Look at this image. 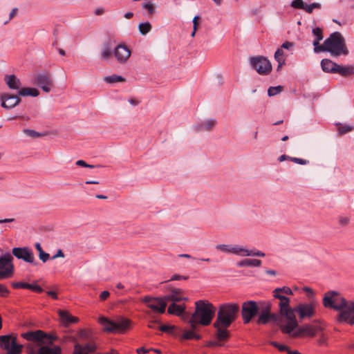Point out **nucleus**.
<instances>
[{"label": "nucleus", "mask_w": 354, "mask_h": 354, "mask_svg": "<svg viewBox=\"0 0 354 354\" xmlns=\"http://www.w3.org/2000/svg\"><path fill=\"white\" fill-rule=\"evenodd\" d=\"M131 54V50L124 44H120L114 47L113 55L120 64H125Z\"/></svg>", "instance_id": "obj_18"}, {"label": "nucleus", "mask_w": 354, "mask_h": 354, "mask_svg": "<svg viewBox=\"0 0 354 354\" xmlns=\"http://www.w3.org/2000/svg\"><path fill=\"white\" fill-rule=\"evenodd\" d=\"M279 308L280 315L288 321L286 324L281 325L280 328L282 333L290 335L297 326V321L295 315L293 314V308L290 307L289 298L288 297L286 300L279 301Z\"/></svg>", "instance_id": "obj_4"}, {"label": "nucleus", "mask_w": 354, "mask_h": 354, "mask_svg": "<svg viewBox=\"0 0 354 354\" xmlns=\"http://www.w3.org/2000/svg\"><path fill=\"white\" fill-rule=\"evenodd\" d=\"M97 346L95 340L88 342H76L72 354H93L97 351Z\"/></svg>", "instance_id": "obj_14"}, {"label": "nucleus", "mask_w": 354, "mask_h": 354, "mask_svg": "<svg viewBox=\"0 0 354 354\" xmlns=\"http://www.w3.org/2000/svg\"><path fill=\"white\" fill-rule=\"evenodd\" d=\"M142 8L147 10L149 17L153 16L156 12V8L154 5L150 1L144 2L142 4Z\"/></svg>", "instance_id": "obj_41"}, {"label": "nucleus", "mask_w": 354, "mask_h": 354, "mask_svg": "<svg viewBox=\"0 0 354 354\" xmlns=\"http://www.w3.org/2000/svg\"><path fill=\"white\" fill-rule=\"evenodd\" d=\"M12 255L7 252L0 257V280L10 277L14 272Z\"/></svg>", "instance_id": "obj_12"}, {"label": "nucleus", "mask_w": 354, "mask_h": 354, "mask_svg": "<svg viewBox=\"0 0 354 354\" xmlns=\"http://www.w3.org/2000/svg\"><path fill=\"white\" fill-rule=\"evenodd\" d=\"M188 279V277L187 276H183V275H180V274H174L169 281H175V280H186Z\"/></svg>", "instance_id": "obj_60"}, {"label": "nucleus", "mask_w": 354, "mask_h": 354, "mask_svg": "<svg viewBox=\"0 0 354 354\" xmlns=\"http://www.w3.org/2000/svg\"><path fill=\"white\" fill-rule=\"evenodd\" d=\"M273 293H284L288 295H292V290L288 286H283L282 288H277L273 290Z\"/></svg>", "instance_id": "obj_46"}, {"label": "nucleus", "mask_w": 354, "mask_h": 354, "mask_svg": "<svg viewBox=\"0 0 354 354\" xmlns=\"http://www.w3.org/2000/svg\"><path fill=\"white\" fill-rule=\"evenodd\" d=\"M223 344L220 343L218 341H209L207 343V346L208 347H216V346H222Z\"/></svg>", "instance_id": "obj_61"}, {"label": "nucleus", "mask_w": 354, "mask_h": 354, "mask_svg": "<svg viewBox=\"0 0 354 354\" xmlns=\"http://www.w3.org/2000/svg\"><path fill=\"white\" fill-rule=\"evenodd\" d=\"M353 68L351 66H342L337 64L335 68V73H339L342 75L346 76L353 73Z\"/></svg>", "instance_id": "obj_35"}, {"label": "nucleus", "mask_w": 354, "mask_h": 354, "mask_svg": "<svg viewBox=\"0 0 354 354\" xmlns=\"http://www.w3.org/2000/svg\"><path fill=\"white\" fill-rule=\"evenodd\" d=\"M110 295V293L107 290L102 291L100 295V299L102 301L106 300Z\"/></svg>", "instance_id": "obj_62"}, {"label": "nucleus", "mask_w": 354, "mask_h": 354, "mask_svg": "<svg viewBox=\"0 0 354 354\" xmlns=\"http://www.w3.org/2000/svg\"><path fill=\"white\" fill-rule=\"evenodd\" d=\"M44 344L41 346L37 351L30 348L28 354H62V348L58 345Z\"/></svg>", "instance_id": "obj_20"}, {"label": "nucleus", "mask_w": 354, "mask_h": 354, "mask_svg": "<svg viewBox=\"0 0 354 354\" xmlns=\"http://www.w3.org/2000/svg\"><path fill=\"white\" fill-rule=\"evenodd\" d=\"M290 6L294 8L301 9L304 10L306 8H305L306 4L303 1V0H293L291 2Z\"/></svg>", "instance_id": "obj_47"}, {"label": "nucleus", "mask_w": 354, "mask_h": 354, "mask_svg": "<svg viewBox=\"0 0 354 354\" xmlns=\"http://www.w3.org/2000/svg\"><path fill=\"white\" fill-rule=\"evenodd\" d=\"M283 91V86H270L268 90V95L270 97L274 96Z\"/></svg>", "instance_id": "obj_45"}, {"label": "nucleus", "mask_w": 354, "mask_h": 354, "mask_svg": "<svg viewBox=\"0 0 354 354\" xmlns=\"http://www.w3.org/2000/svg\"><path fill=\"white\" fill-rule=\"evenodd\" d=\"M251 67L261 75H267L272 71V64L268 59L264 56L259 55L251 57L249 59Z\"/></svg>", "instance_id": "obj_8"}, {"label": "nucleus", "mask_w": 354, "mask_h": 354, "mask_svg": "<svg viewBox=\"0 0 354 354\" xmlns=\"http://www.w3.org/2000/svg\"><path fill=\"white\" fill-rule=\"evenodd\" d=\"M265 255H266L265 253H263V252L259 251L258 250H256V249H253V250H248V249H245L244 254H241V256H245V257L252 256V257H265Z\"/></svg>", "instance_id": "obj_39"}, {"label": "nucleus", "mask_w": 354, "mask_h": 354, "mask_svg": "<svg viewBox=\"0 0 354 354\" xmlns=\"http://www.w3.org/2000/svg\"><path fill=\"white\" fill-rule=\"evenodd\" d=\"M175 326H169V325H162L160 326L159 329L162 332L171 333L174 330Z\"/></svg>", "instance_id": "obj_54"}, {"label": "nucleus", "mask_w": 354, "mask_h": 354, "mask_svg": "<svg viewBox=\"0 0 354 354\" xmlns=\"http://www.w3.org/2000/svg\"><path fill=\"white\" fill-rule=\"evenodd\" d=\"M4 80L10 89L20 90L21 82L15 75H6Z\"/></svg>", "instance_id": "obj_24"}, {"label": "nucleus", "mask_w": 354, "mask_h": 354, "mask_svg": "<svg viewBox=\"0 0 354 354\" xmlns=\"http://www.w3.org/2000/svg\"><path fill=\"white\" fill-rule=\"evenodd\" d=\"M151 24L147 22L140 23L138 26V29L141 35H145L151 30Z\"/></svg>", "instance_id": "obj_40"}, {"label": "nucleus", "mask_w": 354, "mask_h": 354, "mask_svg": "<svg viewBox=\"0 0 354 354\" xmlns=\"http://www.w3.org/2000/svg\"><path fill=\"white\" fill-rule=\"evenodd\" d=\"M17 339L10 335L0 336V347L4 350H8L11 347L12 342H16Z\"/></svg>", "instance_id": "obj_28"}, {"label": "nucleus", "mask_w": 354, "mask_h": 354, "mask_svg": "<svg viewBox=\"0 0 354 354\" xmlns=\"http://www.w3.org/2000/svg\"><path fill=\"white\" fill-rule=\"evenodd\" d=\"M142 301L147 304L148 308L155 313L162 314L165 312L167 306L165 301H164L161 297H153L151 296H145Z\"/></svg>", "instance_id": "obj_13"}, {"label": "nucleus", "mask_w": 354, "mask_h": 354, "mask_svg": "<svg viewBox=\"0 0 354 354\" xmlns=\"http://www.w3.org/2000/svg\"><path fill=\"white\" fill-rule=\"evenodd\" d=\"M245 249L244 248H242L239 245H230V253H232V254H240L241 255L242 254H241V252H245Z\"/></svg>", "instance_id": "obj_48"}, {"label": "nucleus", "mask_w": 354, "mask_h": 354, "mask_svg": "<svg viewBox=\"0 0 354 354\" xmlns=\"http://www.w3.org/2000/svg\"><path fill=\"white\" fill-rule=\"evenodd\" d=\"M347 300L339 292L329 290L324 293L322 299L323 306L326 308L340 310L346 305Z\"/></svg>", "instance_id": "obj_6"}, {"label": "nucleus", "mask_w": 354, "mask_h": 354, "mask_svg": "<svg viewBox=\"0 0 354 354\" xmlns=\"http://www.w3.org/2000/svg\"><path fill=\"white\" fill-rule=\"evenodd\" d=\"M28 290H30L37 293H41L44 291V289L36 283H29Z\"/></svg>", "instance_id": "obj_50"}, {"label": "nucleus", "mask_w": 354, "mask_h": 354, "mask_svg": "<svg viewBox=\"0 0 354 354\" xmlns=\"http://www.w3.org/2000/svg\"><path fill=\"white\" fill-rule=\"evenodd\" d=\"M23 131L26 135L32 138H39L46 136V133H39L33 129H24Z\"/></svg>", "instance_id": "obj_43"}, {"label": "nucleus", "mask_w": 354, "mask_h": 354, "mask_svg": "<svg viewBox=\"0 0 354 354\" xmlns=\"http://www.w3.org/2000/svg\"><path fill=\"white\" fill-rule=\"evenodd\" d=\"M150 351V349H147L145 348V347H140L136 349V353L138 354H145V353H147Z\"/></svg>", "instance_id": "obj_64"}, {"label": "nucleus", "mask_w": 354, "mask_h": 354, "mask_svg": "<svg viewBox=\"0 0 354 354\" xmlns=\"http://www.w3.org/2000/svg\"><path fill=\"white\" fill-rule=\"evenodd\" d=\"M317 302L314 300L310 301L309 303H301L297 306L293 308V314L298 313L301 319H310L313 317L315 313V308Z\"/></svg>", "instance_id": "obj_9"}, {"label": "nucleus", "mask_w": 354, "mask_h": 354, "mask_svg": "<svg viewBox=\"0 0 354 354\" xmlns=\"http://www.w3.org/2000/svg\"><path fill=\"white\" fill-rule=\"evenodd\" d=\"M76 165H78V166H80V167H88V168H94L96 166L95 165H88L87 164L84 160H79L76 162Z\"/></svg>", "instance_id": "obj_59"}, {"label": "nucleus", "mask_w": 354, "mask_h": 354, "mask_svg": "<svg viewBox=\"0 0 354 354\" xmlns=\"http://www.w3.org/2000/svg\"><path fill=\"white\" fill-rule=\"evenodd\" d=\"M291 161H292L295 163L301 165H306L309 162V161L307 160L299 158H294V157H292Z\"/></svg>", "instance_id": "obj_57"}, {"label": "nucleus", "mask_w": 354, "mask_h": 354, "mask_svg": "<svg viewBox=\"0 0 354 354\" xmlns=\"http://www.w3.org/2000/svg\"><path fill=\"white\" fill-rule=\"evenodd\" d=\"M196 329L191 328L190 330H185L180 337L181 340H191L196 339L199 340L202 338V336L195 332Z\"/></svg>", "instance_id": "obj_30"}, {"label": "nucleus", "mask_w": 354, "mask_h": 354, "mask_svg": "<svg viewBox=\"0 0 354 354\" xmlns=\"http://www.w3.org/2000/svg\"><path fill=\"white\" fill-rule=\"evenodd\" d=\"M35 248L39 252V257L40 260H41L42 262H44V263L46 262L50 258L49 254L45 252L43 250V249L41 246V244L39 243H35Z\"/></svg>", "instance_id": "obj_37"}, {"label": "nucleus", "mask_w": 354, "mask_h": 354, "mask_svg": "<svg viewBox=\"0 0 354 354\" xmlns=\"http://www.w3.org/2000/svg\"><path fill=\"white\" fill-rule=\"evenodd\" d=\"M59 316L63 323L66 325H68L70 324H75L78 322V318L75 317H73L68 312L62 310H59L58 311Z\"/></svg>", "instance_id": "obj_27"}, {"label": "nucleus", "mask_w": 354, "mask_h": 354, "mask_svg": "<svg viewBox=\"0 0 354 354\" xmlns=\"http://www.w3.org/2000/svg\"><path fill=\"white\" fill-rule=\"evenodd\" d=\"M34 84L40 87L44 92L49 93L53 82L50 75L44 73L35 76Z\"/></svg>", "instance_id": "obj_19"}, {"label": "nucleus", "mask_w": 354, "mask_h": 354, "mask_svg": "<svg viewBox=\"0 0 354 354\" xmlns=\"http://www.w3.org/2000/svg\"><path fill=\"white\" fill-rule=\"evenodd\" d=\"M99 322L103 326V330L105 332L111 333H124L131 324L129 319L124 317L113 321L105 317H101L99 318Z\"/></svg>", "instance_id": "obj_5"}, {"label": "nucleus", "mask_w": 354, "mask_h": 354, "mask_svg": "<svg viewBox=\"0 0 354 354\" xmlns=\"http://www.w3.org/2000/svg\"><path fill=\"white\" fill-rule=\"evenodd\" d=\"M10 293L8 288L3 284L0 283V295L3 297H6Z\"/></svg>", "instance_id": "obj_55"}, {"label": "nucleus", "mask_w": 354, "mask_h": 354, "mask_svg": "<svg viewBox=\"0 0 354 354\" xmlns=\"http://www.w3.org/2000/svg\"><path fill=\"white\" fill-rule=\"evenodd\" d=\"M216 249L223 252L230 253V245L219 244L216 246Z\"/></svg>", "instance_id": "obj_52"}, {"label": "nucleus", "mask_w": 354, "mask_h": 354, "mask_svg": "<svg viewBox=\"0 0 354 354\" xmlns=\"http://www.w3.org/2000/svg\"><path fill=\"white\" fill-rule=\"evenodd\" d=\"M104 80L105 82L106 83H109V84H113V83H115V82H124L125 81V79L120 76V75H110V76H106L104 78Z\"/></svg>", "instance_id": "obj_38"}, {"label": "nucleus", "mask_w": 354, "mask_h": 354, "mask_svg": "<svg viewBox=\"0 0 354 354\" xmlns=\"http://www.w3.org/2000/svg\"><path fill=\"white\" fill-rule=\"evenodd\" d=\"M269 322H270V313H260L257 320V324L259 325H266Z\"/></svg>", "instance_id": "obj_36"}, {"label": "nucleus", "mask_w": 354, "mask_h": 354, "mask_svg": "<svg viewBox=\"0 0 354 354\" xmlns=\"http://www.w3.org/2000/svg\"><path fill=\"white\" fill-rule=\"evenodd\" d=\"M115 41L111 39L105 41L102 45L100 58L102 60H108L113 53Z\"/></svg>", "instance_id": "obj_21"}, {"label": "nucleus", "mask_w": 354, "mask_h": 354, "mask_svg": "<svg viewBox=\"0 0 354 354\" xmlns=\"http://www.w3.org/2000/svg\"><path fill=\"white\" fill-rule=\"evenodd\" d=\"M274 59L278 62L277 71L286 64V59L284 57V52L283 49L278 48L274 53Z\"/></svg>", "instance_id": "obj_32"}, {"label": "nucleus", "mask_w": 354, "mask_h": 354, "mask_svg": "<svg viewBox=\"0 0 354 354\" xmlns=\"http://www.w3.org/2000/svg\"><path fill=\"white\" fill-rule=\"evenodd\" d=\"M12 286L14 288H24V289H28L29 283L19 281V282H14L12 283Z\"/></svg>", "instance_id": "obj_51"}, {"label": "nucleus", "mask_w": 354, "mask_h": 354, "mask_svg": "<svg viewBox=\"0 0 354 354\" xmlns=\"http://www.w3.org/2000/svg\"><path fill=\"white\" fill-rule=\"evenodd\" d=\"M293 45H294V44L292 42L286 41L284 43H283L281 48V49L284 48V49L288 50V49L291 48L293 46Z\"/></svg>", "instance_id": "obj_63"}, {"label": "nucleus", "mask_w": 354, "mask_h": 354, "mask_svg": "<svg viewBox=\"0 0 354 354\" xmlns=\"http://www.w3.org/2000/svg\"><path fill=\"white\" fill-rule=\"evenodd\" d=\"M183 290L180 288H174L171 290V291L165 295V296L162 297L164 301H165V304H167V302H179L180 301V295H183Z\"/></svg>", "instance_id": "obj_22"}, {"label": "nucleus", "mask_w": 354, "mask_h": 354, "mask_svg": "<svg viewBox=\"0 0 354 354\" xmlns=\"http://www.w3.org/2000/svg\"><path fill=\"white\" fill-rule=\"evenodd\" d=\"M321 330L322 328L320 326H313L310 324H304L299 327L297 326L292 333H293L292 336L295 337L300 336L314 337L316 333Z\"/></svg>", "instance_id": "obj_17"}, {"label": "nucleus", "mask_w": 354, "mask_h": 354, "mask_svg": "<svg viewBox=\"0 0 354 354\" xmlns=\"http://www.w3.org/2000/svg\"><path fill=\"white\" fill-rule=\"evenodd\" d=\"M12 254L18 259H22L24 261L32 263L36 266L38 262H35V257L32 251L28 248H14L12 250Z\"/></svg>", "instance_id": "obj_15"}, {"label": "nucleus", "mask_w": 354, "mask_h": 354, "mask_svg": "<svg viewBox=\"0 0 354 354\" xmlns=\"http://www.w3.org/2000/svg\"><path fill=\"white\" fill-rule=\"evenodd\" d=\"M239 312V306L235 303H226L219 306L216 319L213 324L216 330V337L219 342L229 338L227 328L236 319Z\"/></svg>", "instance_id": "obj_1"}, {"label": "nucleus", "mask_w": 354, "mask_h": 354, "mask_svg": "<svg viewBox=\"0 0 354 354\" xmlns=\"http://www.w3.org/2000/svg\"><path fill=\"white\" fill-rule=\"evenodd\" d=\"M337 64L329 59H323L321 61V67L323 71L326 73H335V68Z\"/></svg>", "instance_id": "obj_25"}, {"label": "nucleus", "mask_w": 354, "mask_h": 354, "mask_svg": "<svg viewBox=\"0 0 354 354\" xmlns=\"http://www.w3.org/2000/svg\"><path fill=\"white\" fill-rule=\"evenodd\" d=\"M320 52H328L333 57L346 56L349 53L345 39L339 32L331 33L319 48Z\"/></svg>", "instance_id": "obj_3"}, {"label": "nucleus", "mask_w": 354, "mask_h": 354, "mask_svg": "<svg viewBox=\"0 0 354 354\" xmlns=\"http://www.w3.org/2000/svg\"><path fill=\"white\" fill-rule=\"evenodd\" d=\"M21 335L25 339L37 343L40 346L44 344H53V341L57 338L56 335L46 333L41 330L28 331Z\"/></svg>", "instance_id": "obj_7"}, {"label": "nucleus", "mask_w": 354, "mask_h": 354, "mask_svg": "<svg viewBox=\"0 0 354 354\" xmlns=\"http://www.w3.org/2000/svg\"><path fill=\"white\" fill-rule=\"evenodd\" d=\"M352 129H353V127H350L348 125L342 126L338 128V133L341 136L344 135V134L351 131L352 130Z\"/></svg>", "instance_id": "obj_53"}, {"label": "nucleus", "mask_w": 354, "mask_h": 354, "mask_svg": "<svg viewBox=\"0 0 354 354\" xmlns=\"http://www.w3.org/2000/svg\"><path fill=\"white\" fill-rule=\"evenodd\" d=\"M20 95L9 93L0 94L1 106L6 109H12L21 102Z\"/></svg>", "instance_id": "obj_16"}, {"label": "nucleus", "mask_w": 354, "mask_h": 354, "mask_svg": "<svg viewBox=\"0 0 354 354\" xmlns=\"http://www.w3.org/2000/svg\"><path fill=\"white\" fill-rule=\"evenodd\" d=\"M313 34L315 36L313 44L314 46V52L316 53H320L319 48L322 46L319 41L323 39V31L320 28H315L313 29Z\"/></svg>", "instance_id": "obj_23"}, {"label": "nucleus", "mask_w": 354, "mask_h": 354, "mask_svg": "<svg viewBox=\"0 0 354 354\" xmlns=\"http://www.w3.org/2000/svg\"><path fill=\"white\" fill-rule=\"evenodd\" d=\"M259 308L260 313H270L271 310V304L268 301H263L260 303Z\"/></svg>", "instance_id": "obj_44"}, {"label": "nucleus", "mask_w": 354, "mask_h": 354, "mask_svg": "<svg viewBox=\"0 0 354 354\" xmlns=\"http://www.w3.org/2000/svg\"><path fill=\"white\" fill-rule=\"evenodd\" d=\"M185 308L186 306L184 304L181 305H178L175 303H171L167 308V313L169 315L180 316L185 312Z\"/></svg>", "instance_id": "obj_26"}, {"label": "nucleus", "mask_w": 354, "mask_h": 354, "mask_svg": "<svg viewBox=\"0 0 354 354\" xmlns=\"http://www.w3.org/2000/svg\"><path fill=\"white\" fill-rule=\"evenodd\" d=\"M216 313V308L208 301L198 300L195 302V310L188 323L193 329H197L198 325L209 326Z\"/></svg>", "instance_id": "obj_2"}, {"label": "nucleus", "mask_w": 354, "mask_h": 354, "mask_svg": "<svg viewBox=\"0 0 354 354\" xmlns=\"http://www.w3.org/2000/svg\"><path fill=\"white\" fill-rule=\"evenodd\" d=\"M339 313L337 317L339 323H348L351 326L354 324V302L346 301L344 308L338 310Z\"/></svg>", "instance_id": "obj_11"}, {"label": "nucleus", "mask_w": 354, "mask_h": 354, "mask_svg": "<svg viewBox=\"0 0 354 354\" xmlns=\"http://www.w3.org/2000/svg\"><path fill=\"white\" fill-rule=\"evenodd\" d=\"M261 265V261L259 259H245L237 262L236 266L239 268L243 267H259Z\"/></svg>", "instance_id": "obj_31"}, {"label": "nucleus", "mask_w": 354, "mask_h": 354, "mask_svg": "<svg viewBox=\"0 0 354 354\" xmlns=\"http://www.w3.org/2000/svg\"><path fill=\"white\" fill-rule=\"evenodd\" d=\"M304 10L308 13H311L314 8H321V4L319 3H313L310 4H306Z\"/></svg>", "instance_id": "obj_49"}, {"label": "nucleus", "mask_w": 354, "mask_h": 354, "mask_svg": "<svg viewBox=\"0 0 354 354\" xmlns=\"http://www.w3.org/2000/svg\"><path fill=\"white\" fill-rule=\"evenodd\" d=\"M349 222L350 218L348 217L341 216L338 218V223L342 227L348 225L349 224Z\"/></svg>", "instance_id": "obj_56"}, {"label": "nucleus", "mask_w": 354, "mask_h": 354, "mask_svg": "<svg viewBox=\"0 0 354 354\" xmlns=\"http://www.w3.org/2000/svg\"><path fill=\"white\" fill-rule=\"evenodd\" d=\"M19 95L26 96L30 95L32 97H37L39 95V92L37 88H21L18 91Z\"/></svg>", "instance_id": "obj_33"}, {"label": "nucleus", "mask_w": 354, "mask_h": 354, "mask_svg": "<svg viewBox=\"0 0 354 354\" xmlns=\"http://www.w3.org/2000/svg\"><path fill=\"white\" fill-rule=\"evenodd\" d=\"M272 344L281 351H288L289 347L285 344H280L277 342H273Z\"/></svg>", "instance_id": "obj_58"}, {"label": "nucleus", "mask_w": 354, "mask_h": 354, "mask_svg": "<svg viewBox=\"0 0 354 354\" xmlns=\"http://www.w3.org/2000/svg\"><path fill=\"white\" fill-rule=\"evenodd\" d=\"M259 311V306L254 301H247L243 303L241 315L245 324L250 322L252 318L256 317Z\"/></svg>", "instance_id": "obj_10"}, {"label": "nucleus", "mask_w": 354, "mask_h": 354, "mask_svg": "<svg viewBox=\"0 0 354 354\" xmlns=\"http://www.w3.org/2000/svg\"><path fill=\"white\" fill-rule=\"evenodd\" d=\"M23 346L17 344L16 342H12L11 347H10L6 351V354H21L22 352Z\"/></svg>", "instance_id": "obj_34"}, {"label": "nucleus", "mask_w": 354, "mask_h": 354, "mask_svg": "<svg viewBox=\"0 0 354 354\" xmlns=\"http://www.w3.org/2000/svg\"><path fill=\"white\" fill-rule=\"evenodd\" d=\"M78 336L83 341H85V342H88L92 341V340H95L93 337H91L90 332L86 330H84V329L80 330L79 331Z\"/></svg>", "instance_id": "obj_42"}, {"label": "nucleus", "mask_w": 354, "mask_h": 354, "mask_svg": "<svg viewBox=\"0 0 354 354\" xmlns=\"http://www.w3.org/2000/svg\"><path fill=\"white\" fill-rule=\"evenodd\" d=\"M216 121L214 119H209L195 126L196 131H211L216 125Z\"/></svg>", "instance_id": "obj_29"}]
</instances>
